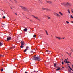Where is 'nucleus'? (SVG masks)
Masks as SVG:
<instances>
[{
    "mask_svg": "<svg viewBox=\"0 0 73 73\" xmlns=\"http://www.w3.org/2000/svg\"><path fill=\"white\" fill-rule=\"evenodd\" d=\"M36 55H35L34 56V60L35 61H40V57L39 56H36Z\"/></svg>",
    "mask_w": 73,
    "mask_h": 73,
    "instance_id": "obj_1",
    "label": "nucleus"
},
{
    "mask_svg": "<svg viewBox=\"0 0 73 73\" xmlns=\"http://www.w3.org/2000/svg\"><path fill=\"white\" fill-rule=\"evenodd\" d=\"M21 45L20 46V48H24V46H23V45H24V41H22L21 42Z\"/></svg>",
    "mask_w": 73,
    "mask_h": 73,
    "instance_id": "obj_2",
    "label": "nucleus"
},
{
    "mask_svg": "<svg viewBox=\"0 0 73 73\" xmlns=\"http://www.w3.org/2000/svg\"><path fill=\"white\" fill-rule=\"evenodd\" d=\"M20 7L24 11H28V9L26 7L21 6H20Z\"/></svg>",
    "mask_w": 73,
    "mask_h": 73,
    "instance_id": "obj_3",
    "label": "nucleus"
},
{
    "mask_svg": "<svg viewBox=\"0 0 73 73\" xmlns=\"http://www.w3.org/2000/svg\"><path fill=\"white\" fill-rule=\"evenodd\" d=\"M33 17V18H34L35 19H36V20H38V21H41V19H40L38 18V17L37 16H35L34 15H32Z\"/></svg>",
    "mask_w": 73,
    "mask_h": 73,
    "instance_id": "obj_4",
    "label": "nucleus"
},
{
    "mask_svg": "<svg viewBox=\"0 0 73 73\" xmlns=\"http://www.w3.org/2000/svg\"><path fill=\"white\" fill-rule=\"evenodd\" d=\"M54 15H55V16H57V17H58L59 18H60L61 17V15H60V14L57 13H55L54 14Z\"/></svg>",
    "mask_w": 73,
    "mask_h": 73,
    "instance_id": "obj_5",
    "label": "nucleus"
},
{
    "mask_svg": "<svg viewBox=\"0 0 73 73\" xmlns=\"http://www.w3.org/2000/svg\"><path fill=\"white\" fill-rule=\"evenodd\" d=\"M66 5L67 6H71L72 5V4L69 2L66 3Z\"/></svg>",
    "mask_w": 73,
    "mask_h": 73,
    "instance_id": "obj_6",
    "label": "nucleus"
},
{
    "mask_svg": "<svg viewBox=\"0 0 73 73\" xmlns=\"http://www.w3.org/2000/svg\"><path fill=\"white\" fill-rule=\"evenodd\" d=\"M55 37L56 38H57V39H58V40H62V39H64L65 38V37H64V38H61L60 37H57V36Z\"/></svg>",
    "mask_w": 73,
    "mask_h": 73,
    "instance_id": "obj_7",
    "label": "nucleus"
},
{
    "mask_svg": "<svg viewBox=\"0 0 73 73\" xmlns=\"http://www.w3.org/2000/svg\"><path fill=\"white\" fill-rule=\"evenodd\" d=\"M11 39V36H8L7 38V41H10Z\"/></svg>",
    "mask_w": 73,
    "mask_h": 73,
    "instance_id": "obj_8",
    "label": "nucleus"
},
{
    "mask_svg": "<svg viewBox=\"0 0 73 73\" xmlns=\"http://www.w3.org/2000/svg\"><path fill=\"white\" fill-rule=\"evenodd\" d=\"M26 49H25V50H24V52H26V51H27V50H28V46H27L26 48Z\"/></svg>",
    "mask_w": 73,
    "mask_h": 73,
    "instance_id": "obj_9",
    "label": "nucleus"
},
{
    "mask_svg": "<svg viewBox=\"0 0 73 73\" xmlns=\"http://www.w3.org/2000/svg\"><path fill=\"white\" fill-rule=\"evenodd\" d=\"M61 4L62 5H66V3L64 2L61 3Z\"/></svg>",
    "mask_w": 73,
    "mask_h": 73,
    "instance_id": "obj_10",
    "label": "nucleus"
},
{
    "mask_svg": "<svg viewBox=\"0 0 73 73\" xmlns=\"http://www.w3.org/2000/svg\"><path fill=\"white\" fill-rule=\"evenodd\" d=\"M23 31L24 32H27L28 31V29L26 28H25L24 30Z\"/></svg>",
    "mask_w": 73,
    "mask_h": 73,
    "instance_id": "obj_11",
    "label": "nucleus"
},
{
    "mask_svg": "<svg viewBox=\"0 0 73 73\" xmlns=\"http://www.w3.org/2000/svg\"><path fill=\"white\" fill-rule=\"evenodd\" d=\"M46 1V2H47L49 4H52V3L50 1Z\"/></svg>",
    "mask_w": 73,
    "mask_h": 73,
    "instance_id": "obj_12",
    "label": "nucleus"
},
{
    "mask_svg": "<svg viewBox=\"0 0 73 73\" xmlns=\"http://www.w3.org/2000/svg\"><path fill=\"white\" fill-rule=\"evenodd\" d=\"M46 10L47 11H51L50 9L48 8H46Z\"/></svg>",
    "mask_w": 73,
    "mask_h": 73,
    "instance_id": "obj_13",
    "label": "nucleus"
},
{
    "mask_svg": "<svg viewBox=\"0 0 73 73\" xmlns=\"http://www.w3.org/2000/svg\"><path fill=\"white\" fill-rule=\"evenodd\" d=\"M42 11H45V10H46V8H42Z\"/></svg>",
    "mask_w": 73,
    "mask_h": 73,
    "instance_id": "obj_14",
    "label": "nucleus"
},
{
    "mask_svg": "<svg viewBox=\"0 0 73 73\" xmlns=\"http://www.w3.org/2000/svg\"><path fill=\"white\" fill-rule=\"evenodd\" d=\"M59 13L60 14V15H61L62 16H64V15H63V14L61 13V12H59Z\"/></svg>",
    "mask_w": 73,
    "mask_h": 73,
    "instance_id": "obj_15",
    "label": "nucleus"
},
{
    "mask_svg": "<svg viewBox=\"0 0 73 73\" xmlns=\"http://www.w3.org/2000/svg\"><path fill=\"white\" fill-rule=\"evenodd\" d=\"M67 53L68 54V56H71V53H69L68 52H67Z\"/></svg>",
    "mask_w": 73,
    "mask_h": 73,
    "instance_id": "obj_16",
    "label": "nucleus"
},
{
    "mask_svg": "<svg viewBox=\"0 0 73 73\" xmlns=\"http://www.w3.org/2000/svg\"><path fill=\"white\" fill-rule=\"evenodd\" d=\"M3 45V43L0 42V46H2Z\"/></svg>",
    "mask_w": 73,
    "mask_h": 73,
    "instance_id": "obj_17",
    "label": "nucleus"
},
{
    "mask_svg": "<svg viewBox=\"0 0 73 73\" xmlns=\"http://www.w3.org/2000/svg\"><path fill=\"white\" fill-rule=\"evenodd\" d=\"M45 32H46V34L47 35H48V31H45Z\"/></svg>",
    "mask_w": 73,
    "mask_h": 73,
    "instance_id": "obj_18",
    "label": "nucleus"
},
{
    "mask_svg": "<svg viewBox=\"0 0 73 73\" xmlns=\"http://www.w3.org/2000/svg\"><path fill=\"white\" fill-rule=\"evenodd\" d=\"M13 49H14V48H15V46H13L12 47L10 48V49H13Z\"/></svg>",
    "mask_w": 73,
    "mask_h": 73,
    "instance_id": "obj_19",
    "label": "nucleus"
},
{
    "mask_svg": "<svg viewBox=\"0 0 73 73\" xmlns=\"http://www.w3.org/2000/svg\"><path fill=\"white\" fill-rule=\"evenodd\" d=\"M60 69V67H59L58 68L56 69V70H58Z\"/></svg>",
    "mask_w": 73,
    "mask_h": 73,
    "instance_id": "obj_20",
    "label": "nucleus"
},
{
    "mask_svg": "<svg viewBox=\"0 0 73 73\" xmlns=\"http://www.w3.org/2000/svg\"><path fill=\"white\" fill-rule=\"evenodd\" d=\"M56 65H57V63H55L54 64V66L55 67H56Z\"/></svg>",
    "mask_w": 73,
    "mask_h": 73,
    "instance_id": "obj_21",
    "label": "nucleus"
},
{
    "mask_svg": "<svg viewBox=\"0 0 73 73\" xmlns=\"http://www.w3.org/2000/svg\"><path fill=\"white\" fill-rule=\"evenodd\" d=\"M68 13H69V14H70V10L68 9Z\"/></svg>",
    "mask_w": 73,
    "mask_h": 73,
    "instance_id": "obj_22",
    "label": "nucleus"
},
{
    "mask_svg": "<svg viewBox=\"0 0 73 73\" xmlns=\"http://www.w3.org/2000/svg\"><path fill=\"white\" fill-rule=\"evenodd\" d=\"M33 37H36V34H35L33 36Z\"/></svg>",
    "mask_w": 73,
    "mask_h": 73,
    "instance_id": "obj_23",
    "label": "nucleus"
},
{
    "mask_svg": "<svg viewBox=\"0 0 73 73\" xmlns=\"http://www.w3.org/2000/svg\"><path fill=\"white\" fill-rule=\"evenodd\" d=\"M0 57H4V56L1 55H0Z\"/></svg>",
    "mask_w": 73,
    "mask_h": 73,
    "instance_id": "obj_24",
    "label": "nucleus"
},
{
    "mask_svg": "<svg viewBox=\"0 0 73 73\" xmlns=\"http://www.w3.org/2000/svg\"><path fill=\"white\" fill-rule=\"evenodd\" d=\"M66 63L67 64H69V63H70V62H69V61H67Z\"/></svg>",
    "mask_w": 73,
    "mask_h": 73,
    "instance_id": "obj_25",
    "label": "nucleus"
},
{
    "mask_svg": "<svg viewBox=\"0 0 73 73\" xmlns=\"http://www.w3.org/2000/svg\"><path fill=\"white\" fill-rule=\"evenodd\" d=\"M69 68L71 70H72V71H73V70H72V68H70V66H69Z\"/></svg>",
    "mask_w": 73,
    "mask_h": 73,
    "instance_id": "obj_26",
    "label": "nucleus"
},
{
    "mask_svg": "<svg viewBox=\"0 0 73 73\" xmlns=\"http://www.w3.org/2000/svg\"><path fill=\"white\" fill-rule=\"evenodd\" d=\"M67 60L66 59H65L64 60V62H66H66H67Z\"/></svg>",
    "mask_w": 73,
    "mask_h": 73,
    "instance_id": "obj_27",
    "label": "nucleus"
},
{
    "mask_svg": "<svg viewBox=\"0 0 73 73\" xmlns=\"http://www.w3.org/2000/svg\"><path fill=\"white\" fill-rule=\"evenodd\" d=\"M47 17L48 19H50V17Z\"/></svg>",
    "mask_w": 73,
    "mask_h": 73,
    "instance_id": "obj_28",
    "label": "nucleus"
},
{
    "mask_svg": "<svg viewBox=\"0 0 73 73\" xmlns=\"http://www.w3.org/2000/svg\"><path fill=\"white\" fill-rule=\"evenodd\" d=\"M0 70L1 72H3V69L2 68Z\"/></svg>",
    "mask_w": 73,
    "mask_h": 73,
    "instance_id": "obj_29",
    "label": "nucleus"
},
{
    "mask_svg": "<svg viewBox=\"0 0 73 73\" xmlns=\"http://www.w3.org/2000/svg\"><path fill=\"white\" fill-rule=\"evenodd\" d=\"M71 18V19H73V16H72V15H71V17H70Z\"/></svg>",
    "mask_w": 73,
    "mask_h": 73,
    "instance_id": "obj_30",
    "label": "nucleus"
},
{
    "mask_svg": "<svg viewBox=\"0 0 73 73\" xmlns=\"http://www.w3.org/2000/svg\"><path fill=\"white\" fill-rule=\"evenodd\" d=\"M27 19H29V20H30V21H32V20H31V19H29V18H27Z\"/></svg>",
    "mask_w": 73,
    "mask_h": 73,
    "instance_id": "obj_31",
    "label": "nucleus"
},
{
    "mask_svg": "<svg viewBox=\"0 0 73 73\" xmlns=\"http://www.w3.org/2000/svg\"><path fill=\"white\" fill-rule=\"evenodd\" d=\"M66 22L67 23V24H69V22H68V21H66Z\"/></svg>",
    "mask_w": 73,
    "mask_h": 73,
    "instance_id": "obj_32",
    "label": "nucleus"
},
{
    "mask_svg": "<svg viewBox=\"0 0 73 73\" xmlns=\"http://www.w3.org/2000/svg\"><path fill=\"white\" fill-rule=\"evenodd\" d=\"M3 19H5V17L4 16L3 17Z\"/></svg>",
    "mask_w": 73,
    "mask_h": 73,
    "instance_id": "obj_33",
    "label": "nucleus"
},
{
    "mask_svg": "<svg viewBox=\"0 0 73 73\" xmlns=\"http://www.w3.org/2000/svg\"><path fill=\"white\" fill-rule=\"evenodd\" d=\"M10 8L11 9H13V8H12V7H10Z\"/></svg>",
    "mask_w": 73,
    "mask_h": 73,
    "instance_id": "obj_34",
    "label": "nucleus"
},
{
    "mask_svg": "<svg viewBox=\"0 0 73 73\" xmlns=\"http://www.w3.org/2000/svg\"><path fill=\"white\" fill-rule=\"evenodd\" d=\"M71 52H73V49H71Z\"/></svg>",
    "mask_w": 73,
    "mask_h": 73,
    "instance_id": "obj_35",
    "label": "nucleus"
},
{
    "mask_svg": "<svg viewBox=\"0 0 73 73\" xmlns=\"http://www.w3.org/2000/svg\"><path fill=\"white\" fill-rule=\"evenodd\" d=\"M46 52H48H48H49V51L48 50H46Z\"/></svg>",
    "mask_w": 73,
    "mask_h": 73,
    "instance_id": "obj_36",
    "label": "nucleus"
},
{
    "mask_svg": "<svg viewBox=\"0 0 73 73\" xmlns=\"http://www.w3.org/2000/svg\"><path fill=\"white\" fill-rule=\"evenodd\" d=\"M62 64L63 65L64 64V62H62Z\"/></svg>",
    "mask_w": 73,
    "mask_h": 73,
    "instance_id": "obj_37",
    "label": "nucleus"
},
{
    "mask_svg": "<svg viewBox=\"0 0 73 73\" xmlns=\"http://www.w3.org/2000/svg\"><path fill=\"white\" fill-rule=\"evenodd\" d=\"M71 11H72V13H73V10L72 9V10H71Z\"/></svg>",
    "mask_w": 73,
    "mask_h": 73,
    "instance_id": "obj_38",
    "label": "nucleus"
},
{
    "mask_svg": "<svg viewBox=\"0 0 73 73\" xmlns=\"http://www.w3.org/2000/svg\"><path fill=\"white\" fill-rule=\"evenodd\" d=\"M25 73H28V72H25Z\"/></svg>",
    "mask_w": 73,
    "mask_h": 73,
    "instance_id": "obj_39",
    "label": "nucleus"
},
{
    "mask_svg": "<svg viewBox=\"0 0 73 73\" xmlns=\"http://www.w3.org/2000/svg\"><path fill=\"white\" fill-rule=\"evenodd\" d=\"M10 1H11V2H12V3H13V2H12V1H11V0H10Z\"/></svg>",
    "mask_w": 73,
    "mask_h": 73,
    "instance_id": "obj_40",
    "label": "nucleus"
},
{
    "mask_svg": "<svg viewBox=\"0 0 73 73\" xmlns=\"http://www.w3.org/2000/svg\"><path fill=\"white\" fill-rule=\"evenodd\" d=\"M51 37H53V36L51 35Z\"/></svg>",
    "mask_w": 73,
    "mask_h": 73,
    "instance_id": "obj_41",
    "label": "nucleus"
},
{
    "mask_svg": "<svg viewBox=\"0 0 73 73\" xmlns=\"http://www.w3.org/2000/svg\"><path fill=\"white\" fill-rule=\"evenodd\" d=\"M62 68H64V67H62Z\"/></svg>",
    "mask_w": 73,
    "mask_h": 73,
    "instance_id": "obj_42",
    "label": "nucleus"
},
{
    "mask_svg": "<svg viewBox=\"0 0 73 73\" xmlns=\"http://www.w3.org/2000/svg\"><path fill=\"white\" fill-rule=\"evenodd\" d=\"M14 0L15 1H16V0Z\"/></svg>",
    "mask_w": 73,
    "mask_h": 73,
    "instance_id": "obj_43",
    "label": "nucleus"
},
{
    "mask_svg": "<svg viewBox=\"0 0 73 73\" xmlns=\"http://www.w3.org/2000/svg\"><path fill=\"white\" fill-rule=\"evenodd\" d=\"M3 25H4V24H3Z\"/></svg>",
    "mask_w": 73,
    "mask_h": 73,
    "instance_id": "obj_44",
    "label": "nucleus"
},
{
    "mask_svg": "<svg viewBox=\"0 0 73 73\" xmlns=\"http://www.w3.org/2000/svg\"><path fill=\"white\" fill-rule=\"evenodd\" d=\"M72 23H73V22H72Z\"/></svg>",
    "mask_w": 73,
    "mask_h": 73,
    "instance_id": "obj_45",
    "label": "nucleus"
},
{
    "mask_svg": "<svg viewBox=\"0 0 73 73\" xmlns=\"http://www.w3.org/2000/svg\"><path fill=\"white\" fill-rule=\"evenodd\" d=\"M15 15H17V14H15Z\"/></svg>",
    "mask_w": 73,
    "mask_h": 73,
    "instance_id": "obj_46",
    "label": "nucleus"
},
{
    "mask_svg": "<svg viewBox=\"0 0 73 73\" xmlns=\"http://www.w3.org/2000/svg\"><path fill=\"white\" fill-rule=\"evenodd\" d=\"M31 73H32L31 72Z\"/></svg>",
    "mask_w": 73,
    "mask_h": 73,
    "instance_id": "obj_47",
    "label": "nucleus"
}]
</instances>
